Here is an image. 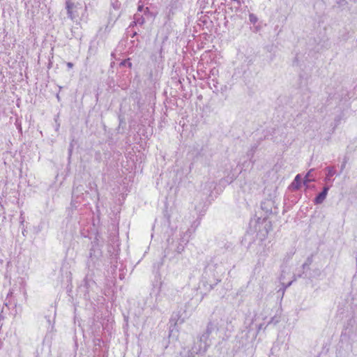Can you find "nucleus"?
Wrapping results in <instances>:
<instances>
[{
  "label": "nucleus",
  "instance_id": "obj_1",
  "mask_svg": "<svg viewBox=\"0 0 357 357\" xmlns=\"http://www.w3.org/2000/svg\"><path fill=\"white\" fill-rule=\"evenodd\" d=\"M209 335L210 331L207 329L197 338L192 347V353L196 354H204L206 353L210 346Z\"/></svg>",
  "mask_w": 357,
  "mask_h": 357
},
{
  "label": "nucleus",
  "instance_id": "obj_2",
  "mask_svg": "<svg viewBox=\"0 0 357 357\" xmlns=\"http://www.w3.org/2000/svg\"><path fill=\"white\" fill-rule=\"evenodd\" d=\"M66 8L68 17L73 21L79 18L80 15L86 10V8L82 3L74 2L72 0H66Z\"/></svg>",
  "mask_w": 357,
  "mask_h": 357
},
{
  "label": "nucleus",
  "instance_id": "obj_3",
  "mask_svg": "<svg viewBox=\"0 0 357 357\" xmlns=\"http://www.w3.org/2000/svg\"><path fill=\"white\" fill-rule=\"evenodd\" d=\"M329 187H324L323 191L319 193L314 199V203L317 204H321L326 198Z\"/></svg>",
  "mask_w": 357,
  "mask_h": 357
},
{
  "label": "nucleus",
  "instance_id": "obj_4",
  "mask_svg": "<svg viewBox=\"0 0 357 357\" xmlns=\"http://www.w3.org/2000/svg\"><path fill=\"white\" fill-rule=\"evenodd\" d=\"M301 176L300 174H297L291 183L292 188L296 190L299 189L301 187Z\"/></svg>",
  "mask_w": 357,
  "mask_h": 357
},
{
  "label": "nucleus",
  "instance_id": "obj_5",
  "mask_svg": "<svg viewBox=\"0 0 357 357\" xmlns=\"http://www.w3.org/2000/svg\"><path fill=\"white\" fill-rule=\"evenodd\" d=\"M313 169H310L305 175L304 178V184H306L307 183L311 182L314 181V178H312V172Z\"/></svg>",
  "mask_w": 357,
  "mask_h": 357
},
{
  "label": "nucleus",
  "instance_id": "obj_6",
  "mask_svg": "<svg viewBox=\"0 0 357 357\" xmlns=\"http://www.w3.org/2000/svg\"><path fill=\"white\" fill-rule=\"evenodd\" d=\"M249 20H250V22L252 24H255L257 22V17L253 13H250L249 15Z\"/></svg>",
  "mask_w": 357,
  "mask_h": 357
},
{
  "label": "nucleus",
  "instance_id": "obj_7",
  "mask_svg": "<svg viewBox=\"0 0 357 357\" xmlns=\"http://www.w3.org/2000/svg\"><path fill=\"white\" fill-rule=\"evenodd\" d=\"M121 66H128L129 68L132 67V63L129 61V59L124 60L121 63Z\"/></svg>",
  "mask_w": 357,
  "mask_h": 357
},
{
  "label": "nucleus",
  "instance_id": "obj_8",
  "mask_svg": "<svg viewBox=\"0 0 357 357\" xmlns=\"http://www.w3.org/2000/svg\"><path fill=\"white\" fill-rule=\"evenodd\" d=\"M335 169L332 167H328V173H327V176H333L334 174H335Z\"/></svg>",
  "mask_w": 357,
  "mask_h": 357
},
{
  "label": "nucleus",
  "instance_id": "obj_9",
  "mask_svg": "<svg viewBox=\"0 0 357 357\" xmlns=\"http://www.w3.org/2000/svg\"><path fill=\"white\" fill-rule=\"evenodd\" d=\"M67 66L68 67V68H72L73 67V63L71 62H68Z\"/></svg>",
  "mask_w": 357,
  "mask_h": 357
},
{
  "label": "nucleus",
  "instance_id": "obj_10",
  "mask_svg": "<svg viewBox=\"0 0 357 357\" xmlns=\"http://www.w3.org/2000/svg\"><path fill=\"white\" fill-rule=\"evenodd\" d=\"M137 23L138 24H143V22H140L139 20H137Z\"/></svg>",
  "mask_w": 357,
  "mask_h": 357
}]
</instances>
